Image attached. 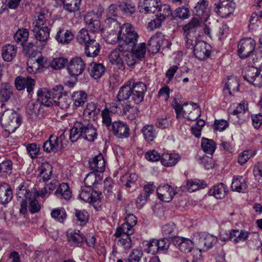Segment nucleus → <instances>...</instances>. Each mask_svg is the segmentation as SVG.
<instances>
[{
  "instance_id": "f257e3e1",
  "label": "nucleus",
  "mask_w": 262,
  "mask_h": 262,
  "mask_svg": "<svg viewBox=\"0 0 262 262\" xmlns=\"http://www.w3.org/2000/svg\"><path fill=\"white\" fill-rule=\"evenodd\" d=\"M80 137L89 141H94L97 137L96 128L92 124L77 121L70 130L69 138L74 142Z\"/></svg>"
},
{
  "instance_id": "f03ea898",
  "label": "nucleus",
  "mask_w": 262,
  "mask_h": 262,
  "mask_svg": "<svg viewBox=\"0 0 262 262\" xmlns=\"http://www.w3.org/2000/svg\"><path fill=\"white\" fill-rule=\"evenodd\" d=\"M121 39L119 41V51L122 53L124 63L131 67V25H125L121 31Z\"/></svg>"
},
{
  "instance_id": "7ed1b4c3",
  "label": "nucleus",
  "mask_w": 262,
  "mask_h": 262,
  "mask_svg": "<svg viewBox=\"0 0 262 262\" xmlns=\"http://www.w3.org/2000/svg\"><path fill=\"white\" fill-rule=\"evenodd\" d=\"M1 122L5 130L9 134H12L20 125L21 118L14 110L7 109L2 114Z\"/></svg>"
},
{
  "instance_id": "20e7f679",
  "label": "nucleus",
  "mask_w": 262,
  "mask_h": 262,
  "mask_svg": "<svg viewBox=\"0 0 262 262\" xmlns=\"http://www.w3.org/2000/svg\"><path fill=\"white\" fill-rule=\"evenodd\" d=\"M101 192L94 191L91 187L85 186L81 188L79 196L81 200L91 204L97 210L101 207Z\"/></svg>"
},
{
  "instance_id": "39448f33",
  "label": "nucleus",
  "mask_w": 262,
  "mask_h": 262,
  "mask_svg": "<svg viewBox=\"0 0 262 262\" xmlns=\"http://www.w3.org/2000/svg\"><path fill=\"white\" fill-rule=\"evenodd\" d=\"M16 194L19 198H25L26 199V200H22L19 210L20 213L25 214L27 211L28 203L27 200L31 199L32 196H34L35 193L29 189L26 183L23 182L18 186Z\"/></svg>"
},
{
  "instance_id": "423d86ee",
  "label": "nucleus",
  "mask_w": 262,
  "mask_h": 262,
  "mask_svg": "<svg viewBox=\"0 0 262 262\" xmlns=\"http://www.w3.org/2000/svg\"><path fill=\"white\" fill-rule=\"evenodd\" d=\"M130 229L131 225L129 223H124L120 227L117 229L115 234L116 237H121L119 243L125 249H129L131 247V238L128 234V231Z\"/></svg>"
},
{
  "instance_id": "0eeeda50",
  "label": "nucleus",
  "mask_w": 262,
  "mask_h": 262,
  "mask_svg": "<svg viewBox=\"0 0 262 262\" xmlns=\"http://www.w3.org/2000/svg\"><path fill=\"white\" fill-rule=\"evenodd\" d=\"M255 41L251 38L243 39L238 45V53L241 58H246L253 53L255 48Z\"/></svg>"
},
{
  "instance_id": "6e6552de",
  "label": "nucleus",
  "mask_w": 262,
  "mask_h": 262,
  "mask_svg": "<svg viewBox=\"0 0 262 262\" xmlns=\"http://www.w3.org/2000/svg\"><path fill=\"white\" fill-rule=\"evenodd\" d=\"M63 87L61 85H56L52 89L53 95L55 96L56 102L54 105H58L62 109L68 108L71 103V99L69 97L63 94Z\"/></svg>"
},
{
  "instance_id": "1a4fd4ad",
  "label": "nucleus",
  "mask_w": 262,
  "mask_h": 262,
  "mask_svg": "<svg viewBox=\"0 0 262 262\" xmlns=\"http://www.w3.org/2000/svg\"><path fill=\"white\" fill-rule=\"evenodd\" d=\"M85 68L84 60L80 57L73 58L69 62L68 71L72 76H77L82 73Z\"/></svg>"
},
{
  "instance_id": "9d476101",
  "label": "nucleus",
  "mask_w": 262,
  "mask_h": 262,
  "mask_svg": "<svg viewBox=\"0 0 262 262\" xmlns=\"http://www.w3.org/2000/svg\"><path fill=\"white\" fill-rule=\"evenodd\" d=\"M183 116L189 120H195L201 116V109L196 103H185L183 105Z\"/></svg>"
},
{
  "instance_id": "9b49d317",
  "label": "nucleus",
  "mask_w": 262,
  "mask_h": 262,
  "mask_svg": "<svg viewBox=\"0 0 262 262\" xmlns=\"http://www.w3.org/2000/svg\"><path fill=\"white\" fill-rule=\"evenodd\" d=\"M52 89L51 91L44 88L37 91V100L42 105L50 107L56 102L55 96L53 95Z\"/></svg>"
},
{
  "instance_id": "f8f14e48",
  "label": "nucleus",
  "mask_w": 262,
  "mask_h": 262,
  "mask_svg": "<svg viewBox=\"0 0 262 262\" xmlns=\"http://www.w3.org/2000/svg\"><path fill=\"white\" fill-rule=\"evenodd\" d=\"M210 46L205 42L199 41L193 47L194 54L199 60H204L210 56Z\"/></svg>"
},
{
  "instance_id": "ddd939ff",
  "label": "nucleus",
  "mask_w": 262,
  "mask_h": 262,
  "mask_svg": "<svg viewBox=\"0 0 262 262\" xmlns=\"http://www.w3.org/2000/svg\"><path fill=\"white\" fill-rule=\"evenodd\" d=\"M35 81L29 77H17L15 80L16 88L18 91H21L25 88L28 93L30 94L33 90L35 85Z\"/></svg>"
},
{
  "instance_id": "4468645a",
  "label": "nucleus",
  "mask_w": 262,
  "mask_h": 262,
  "mask_svg": "<svg viewBox=\"0 0 262 262\" xmlns=\"http://www.w3.org/2000/svg\"><path fill=\"white\" fill-rule=\"evenodd\" d=\"M157 192L159 198L165 202L171 201L176 194L173 188L168 184L159 186L157 188Z\"/></svg>"
},
{
  "instance_id": "2eb2a0df",
  "label": "nucleus",
  "mask_w": 262,
  "mask_h": 262,
  "mask_svg": "<svg viewBox=\"0 0 262 262\" xmlns=\"http://www.w3.org/2000/svg\"><path fill=\"white\" fill-rule=\"evenodd\" d=\"M215 11L222 17H226L232 14L234 10V4L229 1L215 4Z\"/></svg>"
},
{
  "instance_id": "dca6fc26",
  "label": "nucleus",
  "mask_w": 262,
  "mask_h": 262,
  "mask_svg": "<svg viewBox=\"0 0 262 262\" xmlns=\"http://www.w3.org/2000/svg\"><path fill=\"white\" fill-rule=\"evenodd\" d=\"M114 134L119 138H124L129 136L130 129L127 124L121 121H115L112 123Z\"/></svg>"
},
{
  "instance_id": "f3484780",
  "label": "nucleus",
  "mask_w": 262,
  "mask_h": 262,
  "mask_svg": "<svg viewBox=\"0 0 262 262\" xmlns=\"http://www.w3.org/2000/svg\"><path fill=\"white\" fill-rule=\"evenodd\" d=\"M119 11L117 7L115 4H111L106 10L107 18L106 23L110 25V28L112 26L114 29H118L120 28L119 24L116 19L113 17L118 16Z\"/></svg>"
},
{
  "instance_id": "a211bd4d",
  "label": "nucleus",
  "mask_w": 262,
  "mask_h": 262,
  "mask_svg": "<svg viewBox=\"0 0 262 262\" xmlns=\"http://www.w3.org/2000/svg\"><path fill=\"white\" fill-rule=\"evenodd\" d=\"M33 32L36 40L45 46L49 38L50 29L47 26L41 28L34 27Z\"/></svg>"
},
{
  "instance_id": "6ab92c4d",
  "label": "nucleus",
  "mask_w": 262,
  "mask_h": 262,
  "mask_svg": "<svg viewBox=\"0 0 262 262\" xmlns=\"http://www.w3.org/2000/svg\"><path fill=\"white\" fill-rule=\"evenodd\" d=\"M146 53V45L145 43H141L139 45L134 43L132 46V65L139 61L143 60L145 57Z\"/></svg>"
},
{
  "instance_id": "aec40b11",
  "label": "nucleus",
  "mask_w": 262,
  "mask_h": 262,
  "mask_svg": "<svg viewBox=\"0 0 262 262\" xmlns=\"http://www.w3.org/2000/svg\"><path fill=\"white\" fill-rule=\"evenodd\" d=\"M13 94V87L8 82H3L0 85V102L4 103L8 101Z\"/></svg>"
},
{
  "instance_id": "412c9836",
  "label": "nucleus",
  "mask_w": 262,
  "mask_h": 262,
  "mask_svg": "<svg viewBox=\"0 0 262 262\" xmlns=\"http://www.w3.org/2000/svg\"><path fill=\"white\" fill-rule=\"evenodd\" d=\"M26 113L28 115L33 117H37L43 113V107L37 100L30 101L26 107Z\"/></svg>"
},
{
  "instance_id": "4be33fe9",
  "label": "nucleus",
  "mask_w": 262,
  "mask_h": 262,
  "mask_svg": "<svg viewBox=\"0 0 262 262\" xmlns=\"http://www.w3.org/2000/svg\"><path fill=\"white\" fill-rule=\"evenodd\" d=\"M74 35L71 30L59 29L55 36L56 40L63 45L69 44L74 39Z\"/></svg>"
},
{
  "instance_id": "5701e85b",
  "label": "nucleus",
  "mask_w": 262,
  "mask_h": 262,
  "mask_svg": "<svg viewBox=\"0 0 262 262\" xmlns=\"http://www.w3.org/2000/svg\"><path fill=\"white\" fill-rule=\"evenodd\" d=\"M193 13L200 19L206 21L208 17V11L207 9V5L205 0H201L198 2L195 6Z\"/></svg>"
},
{
  "instance_id": "b1692460",
  "label": "nucleus",
  "mask_w": 262,
  "mask_h": 262,
  "mask_svg": "<svg viewBox=\"0 0 262 262\" xmlns=\"http://www.w3.org/2000/svg\"><path fill=\"white\" fill-rule=\"evenodd\" d=\"M181 158L178 154L164 153L161 156V163L165 167H172L176 165Z\"/></svg>"
},
{
  "instance_id": "393cba45",
  "label": "nucleus",
  "mask_w": 262,
  "mask_h": 262,
  "mask_svg": "<svg viewBox=\"0 0 262 262\" xmlns=\"http://www.w3.org/2000/svg\"><path fill=\"white\" fill-rule=\"evenodd\" d=\"M100 113V108L94 102L88 103L83 111V116L89 120H95Z\"/></svg>"
},
{
  "instance_id": "a878e982",
  "label": "nucleus",
  "mask_w": 262,
  "mask_h": 262,
  "mask_svg": "<svg viewBox=\"0 0 262 262\" xmlns=\"http://www.w3.org/2000/svg\"><path fill=\"white\" fill-rule=\"evenodd\" d=\"M13 196L12 190L10 186L5 183L0 185V202L2 204H7Z\"/></svg>"
},
{
  "instance_id": "bb28decb",
  "label": "nucleus",
  "mask_w": 262,
  "mask_h": 262,
  "mask_svg": "<svg viewBox=\"0 0 262 262\" xmlns=\"http://www.w3.org/2000/svg\"><path fill=\"white\" fill-rule=\"evenodd\" d=\"M68 241L71 246H81L84 236L79 230L74 231L67 234Z\"/></svg>"
},
{
  "instance_id": "cd10ccee",
  "label": "nucleus",
  "mask_w": 262,
  "mask_h": 262,
  "mask_svg": "<svg viewBox=\"0 0 262 262\" xmlns=\"http://www.w3.org/2000/svg\"><path fill=\"white\" fill-rule=\"evenodd\" d=\"M160 0H140L139 6L143 8L147 13H154L160 4Z\"/></svg>"
},
{
  "instance_id": "c85d7f7f",
  "label": "nucleus",
  "mask_w": 262,
  "mask_h": 262,
  "mask_svg": "<svg viewBox=\"0 0 262 262\" xmlns=\"http://www.w3.org/2000/svg\"><path fill=\"white\" fill-rule=\"evenodd\" d=\"M90 167L94 171L102 172L105 169V162L102 155L96 156L89 162Z\"/></svg>"
},
{
  "instance_id": "c756f323",
  "label": "nucleus",
  "mask_w": 262,
  "mask_h": 262,
  "mask_svg": "<svg viewBox=\"0 0 262 262\" xmlns=\"http://www.w3.org/2000/svg\"><path fill=\"white\" fill-rule=\"evenodd\" d=\"M55 195L60 199L69 200L72 196V192L68 183H61L55 191Z\"/></svg>"
},
{
  "instance_id": "7c9ffc66",
  "label": "nucleus",
  "mask_w": 262,
  "mask_h": 262,
  "mask_svg": "<svg viewBox=\"0 0 262 262\" xmlns=\"http://www.w3.org/2000/svg\"><path fill=\"white\" fill-rule=\"evenodd\" d=\"M125 25H130L129 23L124 24L122 27H120V30L119 31L117 32L118 29H114L113 27L112 26V28H110V25H108V28L110 30V32L108 33V34L106 36L105 40L106 41L110 43V44H115L117 42L120 41V40L121 39V29L124 26H125ZM119 43L118 44V45Z\"/></svg>"
},
{
  "instance_id": "2f4dec72",
  "label": "nucleus",
  "mask_w": 262,
  "mask_h": 262,
  "mask_svg": "<svg viewBox=\"0 0 262 262\" xmlns=\"http://www.w3.org/2000/svg\"><path fill=\"white\" fill-rule=\"evenodd\" d=\"M216 237L211 235H203L199 239L198 245L203 250H207L213 247L217 242Z\"/></svg>"
},
{
  "instance_id": "473e14b6",
  "label": "nucleus",
  "mask_w": 262,
  "mask_h": 262,
  "mask_svg": "<svg viewBox=\"0 0 262 262\" xmlns=\"http://www.w3.org/2000/svg\"><path fill=\"white\" fill-rule=\"evenodd\" d=\"M48 21V11L47 10H41L36 12L34 17V27H44L43 26Z\"/></svg>"
},
{
  "instance_id": "72a5a7b5",
  "label": "nucleus",
  "mask_w": 262,
  "mask_h": 262,
  "mask_svg": "<svg viewBox=\"0 0 262 262\" xmlns=\"http://www.w3.org/2000/svg\"><path fill=\"white\" fill-rule=\"evenodd\" d=\"M228 192L227 186L223 183H220L209 190V193L217 199H224Z\"/></svg>"
},
{
  "instance_id": "f704fd0d",
  "label": "nucleus",
  "mask_w": 262,
  "mask_h": 262,
  "mask_svg": "<svg viewBox=\"0 0 262 262\" xmlns=\"http://www.w3.org/2000/svg\"><path fill=\"white\" fill-rule=\"evenodd\" d=\"M58 138L56 136L51 135L43 145V150L48 153L57 150L60 144Z\"/></svg>"
},
{
  "instance_id": "c9c22d12",
  "label": "nucleus",
  "mask_w": 262,
  "mask_h": 262,
  "mask_svg": "<svg viewBox=\"0 0 262 262\" xmlns=\"http://www.w3.org/2000/svg\"><path fill=\"white\" fill-rule=\"evenodd\" d=\"M17 48L12 45L7 44L3 47L2 57L6 61H11L16 56Z\"/></svg>"
},
{
  "instance_id": "e433bc0d",
  "label": "nucleus",
  "mask_w": 262,
  "mask_h": 262,
  "mask_svg": "<svg viewBox=\"0 0 262 262\" xmlns=\"http://www.w3.org/2000/svg\"><path fill=\"white\" fill-rule=\"evenodd\" d=\"M100 51V46L95 39L85 45V53L87 56L94 57L98 55Z\"/></svg>"
},
{
  "instance_id": "4c0bfd02",
  "label": "nucleus",
  "mask_w": 262,
  "mask_h": 262,
  "mask_svg": "<svg viewBox=\"0 0 262 262\" xmlns=\"http://www.w3.org/2000/svg\"><path fill=\"white\" fill-rule=\"evenodd\" d=\"M84 21L93 34L99 30L100 28V21L97 19H94L92 13H87L84 17Z\"/></svg>"
},
{
  "instance_id": "58836bf2",
  "label": "nucleus",
  "mask_w": 262,
  "mask_h": 262,
  "mask_svg": "<svg viewBox=\"0 0 262 262\" xmlns=\"http://www.w3.org/2000/svg\"><path fill=\"white\" fill-rule=\"evenodd\" d=\"M57 3H62L64 9L70 13L78 11L81 2V0H57Z\"/></svg>"
},
{
  "instance_id": "ea45409f",
  "label": "nucleus",
  "mask_w": 262,
  "mask_h": 262,
  "mask_svg": "<svg viewBox=\"0 0 262 262\" xmlns=\"http://www.w3.org/2000/svg\"><path fill=\"white\" fill-rule=\"evenodd\" d=\"M239 84L236 77H229L225 83V89L224 90L225 94L228 93L232 95V93L237 92L238 90Z\"/></svg>"
},
{
  "instance_id": "a19ab883",
  "label": "nucleus",
  "mask_w": 262,
  "mask_h": 262,
  "mask_svg": "<svg viewBox=\"0 0 262 262\" xmlns=\"http://www.w3.org/2000/svg\"><path fill=\"white\" fill-rule=\"evenodd\" d=\"M74 105L76 107L83 105L87 99V95L84 91H75L71 96Z\"/></svg>"
},
{
  "instance_id": "79ce46f5",
  "label": "nucleus",
  "mask_w": 262,
  "mask_h": 262,
  "mask_svg": "<svg viewBox=\"0 0 262 262\" xmlns=\"http://www.w3.org/2000/svg\"><path fill=\"white\" fill-rule=\"evenodd\" d=\"M157 11L156 18L162 23L165 20L166 17L172 14L170 7L166 4L161 5L160 4Z\"/></svg>"
},
{
  "instance_id": "37998d69",
  "label": "nucleus",
  "mask_w": 262,
  "mask_h": 262,
  "mask_svg": "<svg viewBox=\"0 0 262 262\" xmlns=\"http://www.w3.org/2000/svg\"><path fill=\"white\" fill-rule=\"evenodd\" d=\"M247 185L246 181L241 176L235 178L233 180L231 188L233 191L244 192L247 189Z\"/></svg>"
},
{
  "instance_id": "c03bdc74",
  "label": "nucleus",
  "mask_w": 262,
  "mask_h": 262,
  "mask_svg": "<svg viewBox=\"0 0 262 262\" xmlns=\"http://www.w3.org/2000/svg\"><path fill=\"white\" fill-rule=\"evenodd\" d=\"M120 52H121L119 48L118 50L115 49L111 51L108 56V59L112 64H115L124 69L125 65H124L123 60L120 57Z\"/></svg>"
},
{
  "instance_id": "a18cd8bd",
  "label": "nucleus",
  "mask_w": 262,
  "mask_h": 262,
  "mask_svg": "<svg viewBox=\"0 0 262 262\" xmlns=\"http://www.w3.org/2000/svg\"><path fill=\"white\" fill-rule=\"evenodd\" d=\"M249 232L245 230H232L230 232V237L233 242L237 243L239 242L246 240L249 236Z\"/></svg>"
},
{
  "instance_id": "49530a36",
  "label": "nucleus",
  "mask_w": 262,
  "mask_h": 262,
  "mask_svg": "<svg viewBox=\"0 0 262 262\" xmlns=\"http://www.w3.org/2000/svg\"><path fill=\"white\" fill-rule=\"evenodd\" d=\"M203 21L197 17H193L188 24L183 27V30L190 31V33L196 32L197 29L201 26Z\"/></svg>"
},
{
  "instance_id": "de8ad7c7",
  "label": "nucleus",
  "mask_w": 262,
  "mask_h": 262,
  "mask_svg": "<svg viewBox=\"0 0 262 262\" xmlns=\"http://www.w3.org/2000/svg\"><path fill=\"white\" fill-rule=\"evenodd\" d=\"M105 71L104 67L101 63H92L89 69L90 74L95 79H98L102 76Z\"/></svg>"
},
{
  "instance_id": "09e8293b",
  "label": "nucleus",
  "mask_w": 262,
  "mask_h": 262,
  "mask_svg": "<svg viewBox=\"0 0 262 262\" xmlns=\"http://www.w3.org/2000/svg\"><path fill=\"white\" fill-rule=\"evenodd\" d=\"M39 174L43 181L51 179L52 174V167L48 163H42L39 168Z\"/></svg>"
},
{
  "instance_id": "8fccbe9b",
  "label": "nucleus",
  "mask_w": 262,
  "mask_h": 262,
  "mask_svg": "<svg viewBox=\"0 0 262 262\" xmlns=\"http://www.w3.org/2000/svg\"><path fill=\"white\" fill-rule=\"evenodd\" d=\"M161 38L157 36H153L150 37L148 42V51L153 54L157 53L161 47Z\"/></svg>"
},
{
  "instance_id": "3c124183",
  "label": "nucleus",
  "mask_w": 262,
  "mask_h": 262,
  "mask_svg": "<svg viewBox=\"0 0 262 262\" xmlns=\"http://www.w3.org/2000/svg\"><path fill=\"white\" fill-rule=\"evenodd\" d=\"M131 96V86L130 82L129 80L127 84L123 85L120 89L118 95L117 99L118 101H124L129 98Z\"/></svg>"
},
{
  "instance_id": "603ef678",
  "label": "nucleus",
  "mask_w": 262,
  "mask_h": 262,
  "mask_svg": "<svg viewBox=\"0 0 262 262\" xmlns=\"http://www.w3.org/2000/svg\"><path fill=\"white\" fill-rule=\"evenodd\" d=\"M93 34L88 33L87 30L82 29L79 31L76 37L77 41L81 45H86L91 41V40H94L92 35Z\"/></svg>"
},
{
  "instance_id": "864d4df0",
  "label": "nucleus",
  "mask_w": 262,
  "mask_h": 262,
  "mask_svg": "<svg viewBox=\"0 0 262 262\" xmlns=\"http://www.w3.org/2000/svg\"><path fill=\"white\" fill-rule=\"evenodd\" d=\"M179 244V249L184 253L191 251L193 248L194 244L190 239L185 238H179L177 241Z\"/></svg>"
},
{
  "instance_id": "5fc2aeb1",
  "label": "nucleus",
  "mask_w": 262,
  "mask_h": 262,
  "mask_svg": "<svg viewBox=\"0 0 262 262\" xmlns=\"http://www.w3.org/2000/svg\"><path fill=\"white\" fill-rule=\"evenodd\" d=\"M201 146L203 151L208 154H212L216 148V144L213 140L203 138Z\"/></svg>"
},
{
  "instance_id": "6e6d98bb",
  "label": "nucleus",
  "mask_w": 262,
  "mask_h": 262,
  "mask_svg": "<svg viewBox=\"0 0 262 262\" xmlns=\"http://www.w3.org/2000/svg\"><path fill=\"white\" fill-rule=\"evenodd\" d=\"M185 187L188 191L193 192L203 187V182L198 179L188 180Z\"/></svg>"
},
{
  "instance_id": "4d7b16f0",
  "label": "nucleus",
  "mask_w": 262,
  "mask_h": 262,
  "mask_svg": "<svg viewBox=\"0 0 262 262\" xmlns=\"http://www.w3.org/2000/svg\"><path fill=\"white\" fill-rule=\"evenodd\" d=\"M144 138L146 141H152L156 137V131L152 125H146L142 129Z\"/></svg>"
},
{
  "instance_id": "13d9d810",
  "label": "nucleus",
  "mask_w": 262,
  "mask_h": 262,
  "mask_svg": "<svg viewBox=\"0 0 262 262\" xmlns=\"http://www.w3.org/2000/svg\"><path fill=\"white\" fill-rule=\"evenodd\" d=\"M29 36V32L26 29H19L14 35V38L17 43L23 45L27 41Z\"/></svg>"
},
{
  "instance_id": "bf43d9fd",
  "label": "nucleus",
  "mask_w": 262,
  "mask_h": 262,
  "mask_svg": "<svg viewBox=\"0 0 262 262\" xmlns=\"http://www.w3.org/2000/svg\"><path fill=\"white\" fill-rule=\"evenodd\" d=\"M113 114V113L110 111L106 105L105 108L101 111L102 122L106 127H110L112 123H113L112 121Z\"/></svg>"
},
{
  "instance_id": "052dcab7",
  "label": "nucleus",
  "mask_w": 262,
  "mask_h": 262,
  "mask_svg": "<svg viewBox=\"0 0 262 262\" xmlns=\"http://www.w3.org/2000/svg\"><path fill=\"white\" fill-rule=\"evenodd\" d=\"M51 216L56 221L63 223L66 220L67 214L63 208H56L52 210Z\"/></svg>"
},
{
  "instance_id": "680f3d73",
  "label": "nucleus",
  "mask_w": 262,
  "mask_h": 262,
  "mask_svg": "<svg viewBox=\"0 0 262 262\" xmlns=\"http://www.w3.org/2000/svg\"><path fill=\"white\" fill-rule=\"evenodd\" d=\"M35 196H32L31 199L27 200V202L29 203L28 209L31 213L38 212L41 209V205L36 199Z\"/></svg>"
},
{
  "instance_id": "e2e57ef3",
  "label": "nucleus",
  "mask_w": 262,
  "mask_h": 262,
  "mask_svg": "<svg viewBox=\"0 0 262 262\" xmlns=\"http://www.w3.org/2000/svg\"><path fill=\"white\" fill-rule=\"evenodd\" d=\"M259 71V69L254 67H249L246 70L245 74L243 76L244 78L250 83H252L254 78Z\"/></svg>"
},
{
  "instance_id": "0e129e2a",
  "label": "nucleus",
  "mask_w": 262,
  "mask_h": 262,
  "mask_svg": "<svg viewBox=\"0 0 262 262\" xmlns=\"http://www.w3.org/2000/svg\"><path fill=\"white\" fill-rule=\"evenodd\" d=\"M146 242L145 246L146 247V251L147 253L155 255L159 252L157 239H152L146 241Z\"/></svg>"
},
{
  "instance_id": "69168bd1",
  "label": "nucleus",
  "mask_w": 262,
  "mask_h": 262,
  "mask_svg": "<svg viewBox=\"0 0 262 262\" xmlns=\"http://www.w3.org/2000/svg\"><path fill=\"white\" fill-rule=\"evenodd\" d=\"M175 225L173 223H168L164 225L162 227V233L167 238H170L174 235Z\"/></svg>"
},
{
  "instance_id": "338daca9",
  "label": "nucleus",
  "mask_w": 262,
  "mask_h": 262,
  "mask_svg": "<svg viewBox=\"0 0 262 262\" xmlns=\"http://www.w3.org/2000/svg\"><path fill=\"white\" fill-rule=\"evenodd\" d=\"M68 60L62 57L54 58L50 63L51 67L55 70H59L63 68Z\"/></svg>"
},
{
  "instance_id": "774afa93",
  "label": "nucleus",
  "mask_w": 262,
  "mask_h": 262,
  "mask_svg": "<svg viewBox=\"0 0 262 262\" xmlns=\"http://www.w3.org/2000/svg\"><path fill=\"white\" fill-rule=\"evenodd\" d=\"M13 163L11 160H6L0 163V172L10 174L12 172Z\"/></svg>"
}]
</instances>
